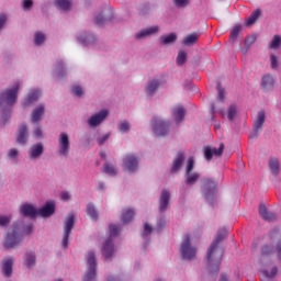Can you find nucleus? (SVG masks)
<instances>
[{
  "label": "nucleus",
  "instance_id": "nucleus-1",
  "mask_svg": "<svg viewBox=\"0 0 281 281\" xmlns=\"http://www.w3.org/2000/svg\"><path fill=\"white\" fill-rule=\"evenodd\" d=\"M227 231L223 229L217 233L215 239L212 241L207 250V267L210 273H218L221 271V260H223V250H218V245L225 240Z\"/></svg>",
  "mask_w": 281,
  "mask_h": 281
},
{
  "label": "nucleus",
  "instance_id": "nucleus-2",
  "mask_svg": "<svg viewBox=\"0 0 281 281\" xmlns=\"http://www.w3.org/2000/svg\"><path fill=\"white\" fill-rule=\"evenodd\" d=\"M19 82L14 83L12 89H7L0 93V106H13L19 98Z\"/></svg>",
  "mask_w": 281,
  "mask_h": 281
},
{
  "label": "nucleus",
  "instance_id": "nucleus-3",
  "mask_svg": "<svg viewBox=\"0 0 281 281\" xmlns=\"http://www.w3.org/2000/svg\"><path fill=\"white\" fill-rule=\"evenodd\" d=\"M23 235H21V232H19V226L14 224L13 229L8 232L4 237L3 247L5 249H14V247H19Z\"/></svg>",
  "mask_w": 281,
  "mask_h": 281
},
{
  "label": "nucleus",
  "instance_id": "nucleus-4",
  "mask_svg": "<svg viewBox=\"0 0 281 281\" xmlns=\"http://www.w3.org/2000/svg\"><path fill=\"white\" fill-rule=\"evenodd\" d=\"M120 234V228L116 225L111 224L110 225V237L104 241L102 254L106 260L113 256V251H115V248L113 246V238Z\"/></svg>",
  "mask_w": 281,
  "mask_h": 281
},
{
  "label": "nucleus",
  "instance_id": "nucleus-5",
  "mask_svg": "<svg viewBox=\"0 0 281 281\" xmlns=\"http://www.w3.org/2000/svg\"><path fill=\"white\" fill-rule=\"evenodd\" d=\"M87 272L83 277V281H95V271L98 269V261L95 260V252L88 251L87 252Z\"/></svg>",
  "mask_w": 281,
  "mask_h": 281
},
{
  "label": "nucleus",
  "instance_id": "nucleus-6",
  "mask_svg": "<svg viewBox=\"0 0 281 281\" xmlns=\"http://www.w3.org/2000/svg\"><path fill=\"white\" fill-rule=\"evenodd\" d=\"M180 254L184 260H194L196 258V247L190 244V235H184L180 247Z\"/></svg>",
  "mask_w": 281,
  "mask_h": 281
},
{
  "label": "nucleus",
  "instance_id": "nucleus-7",
  "mask_svg": "<svg viewBox=\"0 0 281 281\" xmlns=\"http://www.w3.org/2000/svg\"><path fill=\"white\" fill-rule=\"evenodd\" d=\"M151 126H153L154 133L158 137H165V135H168L170 131V121H164L159 119V116H155L151 120Z\"/></svg>",
  "mask_w": 281,
  "mask_h": 281
},
{
  "label": "nucleus",
  "instance_id": "nucleus-8",
  "mask_svg": "<svg viewBox=\"0 0 281 281\" xmlns=\"http://www.w3.org/2000/svg\"><path fill=\"white\" fill-rule=\"evenodd\" d=\"M74 225H76V216L74 214H69L65 220L64 237L61 241V245L65 247V249H67V246L69 245V236L71 235Z\"/></svg>",
  "mask_w": 281,
  "mask_h": 281
},
{
  "label": "nucleus",
  "instance_id": "nucleus-9",
  "mask_svg": "<svg viewBox=\"0 0 281 281\" xmlns=\"http://www.w3.org/2000/svg\"><path fill=\"white\" fill-rule=\"evenodd\" d=\"M202 190L204 193V199L206 201H211L212 199H214V194H216V182L207 178L204 179Z\"/></svg>",
  "mask_w": 281,
  "mask_h": 281
},
{
  "label": "nucleus",
  "instance_id": "nucleus-10",
  "mask_svg": "<svg viewBox=\"0 0 281 281\" xmlns=\"http://www.w3.org/2000/svg\"><path fill=\"white\" fill-rule=\"evenodd\" d=\"M225 150V145L223 143L220 144V147L204 146L203 153L206 161H212V157H222L223 151Z\"/></svg>",
  "mask_w": 281,
  "mask_h": 281
},
{
  "label": "nucleus",
  "instance_id": "nucleus-11",
  "mask_svg": "<svg viewBox=\"0 0 281 281\" xmlns=\"http://www.w3.org/2000/svg\"><path fill=\"white\" fill-rule=\"evenodd\" d=\"M124 168L127 172H135L139 166V159L135 155L127 154L123 159Z\"/></svg>",
  "mask_w": 281,
  "mask_h": 281
},
{
  "label": "nucleus",
  "instance_id": "nucleus-12",
  "mask_svg": "<svg viewBox=\"0 0 281 281\" xmlns=\"http://www.w3.org/2000/svg\"><path fill=\"white\" fill-rule=\"evenodd\" d=\"M265 110H261L258 112L257 119L254 122V133L250 135V137H258V133H260L262 131V126H265Z\"/></svg>",
  "mask_w": 281,
  "mask_h": 281
},
{
  "label": "nucleus",
  "instance_id": "nucleus-13",
  "mask_svg": "<svg viewBox=\"0 0 281 281\" xmlns=\"http://www.w3.org/2000/svg\"><path fill=\"white\" fill-rule=\"evenodd\" d=\"M59 144V155L67 157L69 155V135L67 133H61L58 139Z\"/></svg>",
  "mask_w": 281,
  "mask_h": 281
},
{
  "label": "nucleus",
  "instance_id": "nucleus-14",
  "mask_svg": "<svg viewBox=\"0 0 281 281\" xmlns=\"http://www.w3.org/2000/svg\"><path fill=\"white\" fill-rule=\"evenodd\" d=\"M106 117H109V111L108 110H101L99 113L92 115L88 120V124H89V126H92V127L100 126V123L103 120H106Z\"/></svg>",
  "mask_w": 281,
  "mask_h": 281
},
{
  "label": "nucleus",
  "instance_id": "nucleus-15",
  "mask_svg": "<svg viewBox=\"0 0 281 281\" xmlns=\"http://www.w3.org/2000/svg\"><path fill=\"white\" fill-rule=\"evenodd\" d=\"M56 212V204L54 202H47L42 209L37 211V216H43L44 218H47L52 216Z\"/></svg>",
  "mask_w": 281,
  "mask_h": 281
},
{
  "label": "nucleus",
  "instance_id": "nucleus-16",
  "mask_svg": "<svg viewBox=\"0 0 281 281\" xmlns=\"http://www.w3.org/2000/svg\"><path fill=\"white\" fill-rule=\"evenodd\" d=\"M12 265H14V260L10 257L2 260L1 269L5 278H10V276H12Z\"/></svg>",
  "mask_w": 281,
  "mask_h": 281
},
{
  "label": "nucleus",
  "instance_id": "nucleus-17",
  "mask_svg": "<svg viewBox=\"0 0 281 281\" xmlns=\"http://www.w3.org/2000/svg\"><path fill=\"white\" fill-rule=\"evenodd\" d=\"M20 212L23 216H29L30 218H36L38 216V210L32 204L21 206Z\"/></svg>",
  "mask_w": 281,
  "mask_h": 281
},
{
  "label": "nucleus",
  "instance_id": "nucleus-18",
  "mask_svg": "<svg viewBox=\"0 0 281 281\" xmlns=\"http://www.w3.org/2000/svg\"><path fill=\"white\" fill-rule=\"evenodd\" d=\"M168 203H170V192L164 189L159 199L160 212H166V210H168Z\"/></svg>",
  "mask_w": 281,
  "mask_h": 281
},
{
  "label": "nucleus",
  "instance_id": "nucleus-19",
  "mask_svg": "<svg viewBox=\"0 0 281 281\" xmlns=\"http://www.w3.org/2000/svg\"><path fill=\"white\" fill-rule=\"evenodd\" d=\"M44 148L43 144L38 143L35 145H32L31 149L29 150V157L30 159H38L41 155H43Z\"/></svg>",
  "mask_w": 281,
  "mask_h": 281
},
{
  "label": "nucleus",
  "instance_id": "nucleus-20",
  "mask_svg": "<svg viewBox=\"0 0 281 281\" xmlns=\"http://www.w3.org/2000/svg\"><path fill=\"white\" fill-rule=\"evenodd\" d=\"M172 117L176 124H180V122H183V117H186V109L181 105L173 108Z\"/></svg>",
  "mask_w": 281,
  "mask_h": 281
},
{
  "label": "nucleus",
  "instance_id": "nucleus-21",
  "mask_svg": "<svg viewBox=\"0 0 281 281\" xmlns=\"http://www.w3.org/2000/svg\"><path fill=\"white\" fill-rule=\"evenodd\" d=\"M201 37V33H191L187 35L183 40V45H187V47H192V45H196L199 42V38Z\"/></svg>",
  "mask_w": 281,
  "mask_h": 281
},
{
  "label": "nucleus",
  "instance_id": "nucleus-22",
  "mask_svg": "<svg viewBox=\"0 0 281 281\" xmlns=\"http://www.w3.org/2000/svg\"><path fill=\"white\" fill-rule=\"evenodd\" d=\"M259 214L261 218H263V221H268V223H271V221H276V215L273 213H269L265 204L259 205Z\"/></svg>",
  "mask_w": 281,
  "mask_h": 281
},
{
  "label": "nucleus",
  "instance_id": "nucleus-23",
  "mask_svg": "<svg viewBox=\"0 0 281 281\" xmlns=\"http://www.w3.org/2000/svg\"><path fill=\"white\" fill-rule=\"evenodd\" d=\"M273 77L271 75H266L261 79V87L263 91H269V89H273Z\"/></svg>",
  "mask_w": 281,
  "mask_h": 281
},
{
  "label": "nucleus",
  "instance_id": "nucleus-24",
  "mask_svg": "<svg viewBox=\"0 0 281 281\" xmlns=\"http://www.w3.org/2000/svg\"><path fill=\"white\" fill-rule=\"evenodd\" d=\"M160 87H161V81L154 79L148 82L146 87V92L148 93V95H154L155 91H157Z\"/></svg>",
  "mask_w": 281,
  "mask_h": 281
},
{
  "label": "nucleus",
  "instance_id": "nucleus-25",
  "mask_svg": "<svg viewBox=\"0 0 281 281\" xmlns=\"http://www.w3.org/2000/svg\"><path fill=\"white\" fill-rule=\"evenodd\" d=\"M16 142L18 144H25L27 142V125L23 124L20 126Z\"/></svg>",
  "mask_w": 281,
  "mask_h": 281
},
{
  "label": "nucleus",
  "instance_id": "nucleus-26",
  "mask_svg": "<svg viewBox=\"0 0 281 281\" xmlns=\"http://www.w3.org/2000/svg\"><path fill=\"white\" fill-rule=\"evenodd\" d=\"M41 98V91L40 90H33L30 92L29 97L24 101V106H30L31 104H34L36 100Z\"/></svg>",
  "mask_w": 281,
  "mask_h": 281
},
{
  "label": "nucleus",
  "instance_id": "nucleus-27",
  "mask_svg": "<svg viewBox=\"0 0 281 281\" xmlns=\"http://www.w3.org/2000/svg\"><path fill=\"white\" fill-rule=\"evenodd\" d=\"M43 115H45V106L40 105L32 112L31 120L33 123L41 122V117H43Z\"/></svg>",
  "mask_w": 281,
  "mask_h": 281
},
{
  "label": "nucleus",
  "instance_id": "nucleus-28",
  "mask_svg": "<svg viewBox=\"0 0 281 281\" xmlns=\"http://www.w3.org/2000/svg\"><path fill=\"white\" fill-rule=\"evenodd\" d=\"M184 159L186 156H183V153H178L176 159L173 160L171 172H177L181 168V166H183Z\"/></svg>",
  "mask_w": 281,
  "mask_h": 281
},
{
  "label": "nucleus",
  "instance_id": "nucleus-29",
  "mask_svg": "<svg viewBox=\"0 0 281 281\" xmlns=\"http://www.w3.org/2000/svg\"><path fill=\"white\" fill-rule=\"evenodd\" d=\"M134 216H135V211L132 209H127L123 211L121 215V221L124 225H126V223H131L133 221Z\"/></svg>",
  "mask_w": 281,
  "mask_h": 281
},
{
  "label": "nucleus",
  "instance_id": "nucleus-30",
  "mask_svg": "<svg viewBox=\"0 0 281 281\" xmlns=\"http://www.w3.org/2000/svg\"><path fill=\"white\" fill-rule=\"evenodd\" d=\"M157 32H159V26H151L137 33L136 38H144V36H150V34H157Z\"/></svg>",
  "mask_w": 281,
  "mask_h": 281
},
{
  "label": "nucleus",
  "instance_id": "nucleus-31",
  "mask_svg": "<svg viewBox=\"0 0 281 281\" xmlns=\"http://www.w3.org/2000/svg\"><path fill=\"white\" fill-rule=\"evenodd\" d=\"M260 14H262V11H260V9H256L255 11H252L250 16H248L246 20V25H254V23H256V21L260 19Z\"/></svg>",
  "mask_w": 281,
  "mask_h": 281
},
{
  "label": "nucleus",
  "instance_id": "nucleus-32",
  "mask_svg": "<svg viewBox=\"0 0 281 281\" xmlns=\"http://www.w3.org/2000/svg\"><path fill=\"white\" fill-rule=\"evenodd\" d=\"M269 168L272 172V175H280V161H278V158H271L269 161Z\"/></svg>",
  "mask_w": 281,
  "mask_h": 281
},
{
  "label": "nucleus",
  "instance_id": "nucleus-33",
  "mask_svg": "<svg viewBox=\"0 0 281 281\" xmlns=\"http://www.w3.org/2000/svg\"><path fill=\"white\" fill-rule=\"evenodd\" d=\"M241 31H243V25H240V24H236L231 30L229 40L232 41V43H234V41H236L238 38V34H240Z\"/></svg>",
  "mask_w": 281,
  "mask_h": 281
},
{
  "label": "nucleus",
  "instance_id": "nucleus-34",
  "mask_svg": "<svg viewBox=\"0 0 281 281\" xmlns=\"http://www.w3.org/2000/svg\"><path fill=\"white\" fill-rule=\"evenodd\" d=\"M87 214L92 221H98V211L93 203H89L87 206Z\"/></svg>",
  "mask_w": 281,
  "mask_h": 281
},
{
  "label": "nucleus",
  "instance_id": "nucleus-35",
  "mask_svg": "<svg viewBox=\"0 0 281 281\" xmlns=\"http://www.w3.org/2000/svg\"><path fill=\"white\" fill-rule=\"evenodd\" d=\"M160 41H161L162 45H170V43H175V41H177V34L171 33L167 36H161Z\"/></svg>",
  "mask_w": 281,
  "mask_h": 281
},
{
  "label": "nucleus",
  "instance_id": "nucleus-36",
  "mask_svg": "<svg viewBox=\"0 0 281 281\" xmlns=\"http://www.w3.org/2000/svg\"><path fill=\"white\" fill-rule=\"evenodd\" d=\"M55 5L60 10H69L71 8V1L69 0H55Z\"/></svg>",
  "mask_w": 281,
  "mask_h": 281
},
{
  "label": "nucleus",
  "instance_id": "nucleus-37",
  "mask_svg": "<svg viewBox=\"0 0 281 281\" xmlns=\"http://www.w3.org/2000/svg\"><path fill=\"white\" fill-rule=\"evenodd\" d=\"M36 265V255L34 252L26 254V267L30 269Z\"/></svg>",
  "mask_w": 281,
  "mask_h": 281
},
{
  "label": "nucleus",
  "instance_id": "nucleus-38",
  "mask_svg": "<svg viewBox=\"0 0 281 281\" xmlns=\"http://www.w3.org/2000/svg\"><path fill=\"white\" fill-rule=\"evenodd\" d=\"M103 172H105L106 175H111L112 177H114V175L117 173V171L115 170V167H113V165L110 162H105L103 165Z\"/></svg>",
  "mask_w": 281,
  "mask_h": 281
},
{
  "label": "nucleus",
  "instance_id": "nucleus-39",
  "mask_svg": "<svg viewBox=\"0 0 281 281\" xmlns=\"http://www.w3.org/2000/svg\"><path fill=\"white\" fill-rule=\"evenodd\" d=\"M199 181V173H187V184L188 186H194Z\"/></svg>",
  "mask_w": 281,
  "mask_h": 281
},
{
  "label": "nucleus",
  "instance_id": "nucleus-40",
  "mask_svg": "<svg viewBox=\"0 0 281 281\" xmlns=\"http://www.w3.org/2000/svg\"><path fill=\"white\" fill-rule=\"evenodd\" d=\"M274 252H276V250L273 249V246L266 245L261 249L262 258H265L267 256H272Z\"/></svg>",
  "mask_w": 281,
  "mask_h": 281
},
{
  "label": "nucleus",
  "instance_id": "nucleus-41",
  "mask_svg": "<svg viewBox=\"0 0 281 281\" xmlns=\"http://www.w3.org/2000/svg\"><path fill=\"white\" fill-rule=\"evenodd\" d=\"M186 60H188V53L187 52H179L177 57L178 65H184Z\"/></svg>",
  "mask_w": 281,
  "mask_h": 281
},
{
  "label": "nucleus",
  "instance_id": "nucleus-42",
  "mask_svg": "<svg viewBox=\"0 0 281 281\" xmlns=\"http://www.w3.org/2000/svg\"><path fill=\"white\" fill-rule=\"evenodd\" d=\"M35 45H43L45 43V34L37 32L34 37Z\"/></svg>",
  "mask_w": 281,
  "mask_h": 281
},
{
  "label": "nucleus",
  "instance_id": "nucleus-43",
  "mask_svg": "<svg viewBox=\"0 0 281 281\" xmlns=\"http://www.w3.org/2000/svg\"><path fill=\"white\" fill-rule=\"evenodd\" d=\"M281 45V37L280 35H274L272 41H271V48L272 49H278Z\"/></svg>",
  "mask_w": 281,
  "mask_h": 281
},
{
  "label": "nucleus",
  "instance_id": "nucleus-44",
  "mask_svg": "<svg viewBox=\"0 0 281 281\" xmlns=\"http://www.w3.org/2000/svg\"><path fill=\"white\" fill-rule=\"evenodd\" d=\"M262 276H265V278H276V276H278V267H273L271 269V273H269L267 270H263Z\"/></svg>",
  "mask_w": 281,
  "mask_h": 281
},
{
  "label": "nucleus",
  "instance_id": "nucleus-45",
  "mask_svg": "<svg viewBox=\"0 0 281 281\" xmlns=\"http://www.w3.org/2000/svg\"><path fill=\"white\" fill-rule=\"evenodd\" d=\"M228 120L232 122V120H234L236 117V106L235 105H231L228 108V114H227Z\"/></svg>",
  "mask_w": 281,
  "mask_h": 281
},
{
  "label": "nucleus",
  "instance_id": "nucleus-46",
  "mask_svg": "<svg viewBox=\"0 0 281 281\" xmlns=\"http://www.w3.org/2000/svg\"><path fill=\"white\" fill-rule=\"evenodd\" d=\"M217 91L221 102H225V89L221 86V83L217 85Z\"/></svg>",
  "mask_w": 281,
  "mask_h": 281
},
{
  "label": "nucleus",
  "instance_id": "nucleus-47",
  "mask_svg": "<svg viewBox=\"0 0 281 281\" xmlns=\"http://www.w3.org/2000/svg\"><path fill=\"white\" fill-rule=\"evenodd\" d=\"M120 131L121 133H128V131H131V125L128 124V122L124 121L120 124Z\"/></svg>",
  "mask_w": 281,
  "mask_h": 281
},
{
  "label": "nucleus",
  "instance_id": "nucleus-48",
  "mask_svg": "<svg viewBox=\"0 0 281 281\" xmlns=\"http://www.w3.org/2000/svg\"><path fill=\"white\" fill-rule=\"evenodd\" d=\"M255 43H256V36H248L245 40V45H246L247 49H249L251 47V45Z\"/></svg>",
  "mask_w": 281,
  "mask_h": 281
},
{
  "label": "nucleus",
  "instance_id": "nucleus-49",
  "mask_svg": "<svg viewBox=\"0 0 281 281\" xmlns=\"http://www.w3.org/2000/svg\"><path fill=\"white\" fill-rule=\"evenodd\" d=\"M173 3L177 8H186L190 3V0H173Z\"/></svg>",
  "mask_w": 281,
  "mask_h": 281
},
{
  "label": "nucleus",
  "instance_id": "nucleus-50",
  "mask_svg": "<svg viewBox=\"0 0 281 281\" xmlns=\"http://www.w3.org/2000/svg\"><path fill=\"white\" fill-rule=\"evenodd\" d=\"M193 169H194V158L191 157L188 159L187 175H190V172H192Z\"/></svg>",
  "mask_w": 281,
  "mask_h": 281
},
{
  "label": "nucleus",
  "instance_id": "nucleus-51",
  "mask_svg": "<svg viewBox=\"0 0 281 281\" xmlns=\"http://www.w3.org/2000/svg\"><path fill=\"white\" fill-rule=\"evenodd\" d=\"M109 137H111V134L108 133L104 136L99 137L97 139V143L99 144V146H102L104 144V142H106L109 139Z\"/></svg>",
  "mask_w": 281,
  "mask_h": 281
},
{
  "label": "nucleus",
  "instance_id": "nucleus-52",
  "mask_svg": "<svg viewBox=\"0 0 281 281\" xmlns=\"http://www.w3.org/2000/svg\"><path fill=\"white\" fill-rule=\"evenodd\" d=\"M72 93H75V95H78V98H80L82 95V88L80 86H75L72 88Z\"/></svg>",
  "mask_w": 281,
  "mask_h": 281
},
{
  "label": "nucleus",
  "instance_id": "nucleus-53",
  "mask_svg": "<svg viewBox=\"0 0 281 281\" xmlns=\"http://www.w3.org/2000/svg\"><path fill=\"white\" fill-rule=\"evenodd\" d=\"M272 69H278V57L276 55L270 56Z\"/></svg>",
  "mask_w": 281,
  "mask_h": 281
},
{
  "label": "nucleus",
  "instance_id": "nucleus-54",
  "mask_svg": "<svg viewBox=\"0 0 281 281\" xmlns=\"http://www.w3.org/2000/svg\"><path fill=\"white\" fill-rule=\"evenodd\" d=\"M153 233V227H150V225H148V223H145L144 225V236H148V234Z\"/></svg>",
  "mask_w": 281,
  "mask_h": 281
},
{
  "label": "nucleus",
  "instance_id": "nucleus-55",
  "mask_svg": "<svg viewBox=\"0 0 281 281\" xmlns=\"http://www.w3.org/2000/svg\"><path fill=\"white\" fill-rule=\"evenodd\" d=\"M94 23H95V25H104V18L102 16V14H99V15L94 19Z\"/></svg>",
  "mask_w": 281,
  "mask_h": 281
},
{
  "label": "nucleus",
  "instance_id": "nucleus-56",
  "mask_svg": "<svg viewBox=\"0 0 281 281\" xmlns=\"http://www.w3.org/2000/svg\"><path fill=\"white\" fill-rule=\"evenodd\" d=\"M16 155H19V150H16V148H12L10 149L8 156L10 157V159H15Z\"/></svg>",
  "mask_w": 281,
  "mask_h": 281
},
{
  "label": "nucleus",
  "instance_id": "nucleus-57",
  "mask_svg": "<svg viewBox=\"0 0 281 281\" xmlns=\"http://www.w3.org/2000/svg\"><path fill=\"white\" fill-rule=\"evenodd\" d=\"M10 223L9 216H0V225H8Z\"/></svg>",
  "mask_w": 281,
  "mask_h": 281
},
{
  "label": "nucleus",
  "instance_id": "nucleus-58",
  "mask_svg": "<svg viewBox=\"0 0 281 281\" xmlns=\"http://www.w3.org/2000/svg\"><path fill=\"white\" fill-rule=\"evenodd\" d=\"M33 5L32 0H24L23 1V8L24 10H30V8Z\"/></svg>",
  "mask_w": 281,
  "mask_h": 281
},
{
  "label": "nucleus",
  "instance_id": "nucleus-59",
  "mask_svg": "<svg viewBox=\"0 0 281 281\" xmlns=\"http://www.w3.org/2000/svg\"><path fill=\"white\" fill-rule=\"evenodd\" d=\"M5 21H8L5 14H0V30L3 27V25H5Z\"/></svg>",
  "mask_w": 281,
  "mask_h": 281
},
{
  "label": "nucleus",
  "instance_id": "nucleus-60",
  "mask_svg": "<svg viewBox=\"0 0 281 281\" xmlns=\"http://www.w3.org/2000/svg\"><path fill=\"white\" fill-rule=\"evenodd\" d=\"M61 201H67L68 199L71 198V195H69V192L65 191L61 193Z\"/></svg>",
  "mask_w": 281,
  "mask_h": 281
},
{
  "label": "nucleus",
  "instance_id": "nucleus-61",
  "mask_svg": "<svg viewBox=\"0 0 281 281\" xmlns=\"http://www.w3.org/2000/svg\"><path fill=\"white\" fill-rule=\"evenodd\" d=\"M34 135H35V137H43V131L41 130V127H37L34 131Z\"/></svg>",
  "mask_w": 281,
  "mask_h": 281
},
{
  "label": "nucleus",
  "instance_id": "nucleus-62",
  "mask_svg": "<svg viewBox=\"0 0 281 281\" xmlns=\"http://www.w3.org/2000/svg\"><path fill=\"white\" fill-rule=\"evenodd\" d=\"M218 281H229V276L222 273Z\"/></svg>",
  "mask_w": 281,
  "mask_h": 281
},
{
  "label": "nucleus",
  "instance_id": "nucleus-63",
  "mask_svg": "<svg viewBox=\"0 0 281 281\" xmlns=\"http://www.w3.org/2000/svg\"><path fill=\"white\" fill-rule=\"evenodd\" d=\"M277 254H278V257L280 258L281 257V240H279L277 244Z\"/></svg>",
  "mask_w": 281,
  "mask_h": 281
},
{
  "label": "nucleus",
  "instance_id": "nucleus-64",
  "mask_svg": "<svg viewBox=\"0 0 281 281\" xmlns=\"http://www.w3.org/2000/svg\"><path fill=\"white\" fill-rule=\"evenodd\" d=\"M32 228H33L32 224L27 225L26 226V234H31L32 233Z\"/></svg>",
  "mask_w": 281,
  "mask_h": 281
}]
</instances>
